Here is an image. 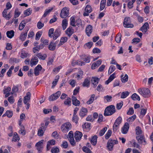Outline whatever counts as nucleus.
Masks as SVG:
<instances>
[{
	"label": "nucleus",
	"instance_id": "obj_54",
	"mask_svg": "<svg viewBox=\"0 0 153 153\" xmlns=\"http://www.w3.org/2000/svg\"><path fill=\"white\" fill-rule=\"evenodd\" d=\"M26 25H25V23L22 22H22L20 23L19 29L20 30H22L24 27Z\"/></svg>",
	"mask_w": 153,
	"mask_h": 153
},
{
	"label": "nucleus",
	"instance_id": "obj_49",
	"mask_svg": "<svg viewBox=\"0 0 153 153\" xmlns=\"http://www.w3.org/2000/svg\"><path fill=\"white\" fill-rule=\"evenodd\" d=\"M82 150L86 153H91L90 149L86 146H84L82 148Z\"/></svg>",
	"mask_w": 153,
	"mask_h": 153
},
{
	"label": "nucleus",
	"instance_id": "obj_2",
	"mask_svg": "<svg viewBox=\"0 0 153 153\" xmlns=\"http://www.w3.org/2000/svg\"><path fill=\"white\" fill-rule=\"evenodd\" d=\"M139 93L144 97H148L150 95V91L148 88H140L138 90Z\"/></svg>",
	"mask_w": 153,
	"mask_h": 153
},
{
	"label": "nucleus",
	"instance_id": "obj_48",
	"mask_svg": "<svg viewBox=\"0 0 153 153\" xmlns=\"http://www.w3.org/2000/svg\"><path fill=\"white\" fill-rule=\"evenodd\" d=\"M64 104L66 105H70L71 104V99L69 97L67 98L64 101Z\"/></svg>",
	"mask_w": 153,
	"mask_h": 153
},
{
	"label": "nucleus",
	"instance_id": "obj_55",
	"mask_svg": "<svg viewBox=\"0 0 153 153\" xmlns=\"http://www.w3.org/2000/svg\"><path fill=\"white\" fill-rule=\"evenodd\" d=\"M71 25L75 27L76 25L75 24V20L74 17H71Z\"/></svg>",
	"mask_w": 153,
	"mask_h": 153
},
{
	"label": "nucleus",
	"instance_id": "obj_46",
	"mask_svg": "<svg viewBox=\"0 0 153 153\" xmlns=\"http://www.w3.org/2000/svg\"><path fill=\"white\" fill-rule=\"evenodd\" d=\"M45 131L42 129L39 128L38 131V135L39 136H42L43 135L44 132Z\"/></svg>",
	"mask_w": 153,
	"mask_h": 153
},
{
	"label": "nucleus",
	"instance_id": "obj_20",
	"mask_svg": "<svg viewBox=\"0 0 153 153\" xmlns=\"http://www.w3.org/2000/svg\"><path fill=\"white\" fill-rule=\"evenodd\" d=\"M87 112V108H82L80 111L79 115L81 117H83L86 115Z\"/></svg>",
	"mask_w": 153,
	"mask_h": 153
},
{
	"label": "nucleus",
	"instance_id": "obj_51",
	"mask_svg": "<svg viewBox=\"0 0 153 153\" xmlns=\"http://www.w3.org/2000/svg\"><path fill=\"white\" fill-rule=\"evenodd\" d=\"M112 131L111 130H108L105 135V138L106 139H108L111 134Z\"/></svg>",
	"mask_w": 153,
	"mask_h": 153
},
{
	"label": "nucleus",
	"instance_id": "obj_62",
	"mask_svg": "<svg viewBox=\"0 0 153 153\" xmlns=\"http://www.w3.org/2000/svg\"><path fill=\"white\" fill-rule=\"evenodd\" d=\"M140 39L138 38H134L132 40V43L137 44L140 42Z\"/></svg>",
	"mask_w": 153,
	"mask_h": 153
},
{
	"label": "nucleus",
	"instance_id": "obj_33",
	"mask_svg": "<svg viewBox=\"0 0 153 153\" xmlns=\"http://www.w3.org/2000/svg\"><path fill=\"white\" fill-rule=\"evenodd\" d=\"M30 8L27 9L25 10L24 12V14L26 16H27L30 15L32 13V10H30Z\"/></svg>",
	"mask_w": 153,
	"mask_h": 153
},
{
	"label": "nucleus",
	"instance_id": "obj_19",
	"mask_svg": "<svg viewBox=\"0 0 153 153\" xmlns=\"http://www.w3.org/2000/svg\"><path fill=\"white\" fill-rule=\"evenodd\" d=\"M42 67L40 65H38L34 69V73L35 76H37L39 74V71L42 69Z\"/></svg>",
	"mask_w": 153,
	"mask_h": 153
},
{
	"label": "nucleus",
	"instance_id": "obj_38",
	"mask_svg": "<svg viewBox=\"0 0 153 153\" xmlns=\"http://www.w3.org/2000/svg\"><path fill=\"white\" fill-rule=\"evenodd\" d=\"M115 69V67L113 65H111L108 71V74L110 75L111 74Z\"/></svg>",
	"mask_w": 153,
	"mask_h": 153
},
{
	"label": "nucleus",
	"instance_id": "obj_63",
	"mask_svg": "<svg viewBox=\"0 0 153 153\" xmlns=\"http://www.w3.org/2000/svg\"><path fill=\"white\" fill-rule=\"evenodd\" d=\"M8 100L10 103H13L15 101L13 96H10V97H8Z\"/></svg>",
	"mask_w": 153,
	"mask_h": 153
},
{
	"label": "nucleus",
	"instance_id": "obj_9",
	"mask_svg": "<svg viewBox=\"0 0 153 153\" xmlns=\"http://www.w3.org/2000/svg\"><path fill=\"white\" fill-rule=\"evenodd\" d=\"M82 136V134L81 132L79 131H76L74 136V138L76 141L77 142L79 141L81 139Z\"/></svg>",
	"mask_w": 153,
	"mask_h": 153
},
{
	"label": "nucleus",
	"instance_id": "obj_6",
	"mask_svg": "<svg viewBox=\"0 0 153 153\" xmlns=\"http://www.w3.org/2000/svg\"><path fill=\"white\" fill-rule=\"evenodd\" d=\"M61 94L60 91H58L56 93L53 94L51 95L49 97L50 101H53L57 99Z\"/></svg>",
	"mask_w": 153,
	"mask_h": 153
},
{
	"label": "nucleus",
	"instance_id": "obj_16",
	"mask_svg": "<svg viewBox=\"0 0 153 153\" xmlns=\"http://www.w3.org/2000/svg\"><path fill=\"white\" fill-rule=\"evenodd\" d=\"M31 94L30 92H27L26 95L24 98L23 102L24 104H26L28 101L30 100Z\"/></svg>",
	"mask_w": 153,
	"mask_h": 153
},
{
	"label": "nucleus",
	"instance_id": "obj_34",
	"mask_svg": "<svg viewBox=\"0 0 153 153\" xmlns=\"http://www.w3.org/2000/svg\"><path fill=\"white\" fill-rule=\"evenodd\" d=\"M9 62L11 63H13L14 62L18 63L19 62V59L16 58H11L9 59Z\"/></svg>",
	"mask_w": 153,
	"mask_h": 153
},
{
	"label": "nucleus",
	"instance_id": "obj_57",
	"mask_svg": "<svg viewBox=\"0 0 153 153\" xmlns=\"http://www.w3.org/2000/svg\"><path fill=\"white\" fill-rule=\"evenodd\" d=\"M119 128V125L115 124H114L113 126V130L114 131H116Z\"/></svg>",
	"mask_w": 153,
	"mask_h": 153
},
{
	"label": "nucleus",
	"instance_id": "obj_4",
	"mask_svg": "<svg viewBox=\"0 0 153 153\" xmlns=\"http://www.w3.org/2000/svg\"><path fill=\"white\" fill-rule=\"evenodd\" d=\"M118 143L117 140L110 139L107 143V148L109 151H112L113 150L114 145Z\"/></svg>",
	"mask_w": 153,
	"mask_h": 153
},
{
	"label": "nucleus",
	"instance_id": "obj_53",
	"mask_svg": "<svg viewBox=\"0 0 153 153\" xmlns=\"http://www.w3.org/2000/svg\"><path fill=\"white\" fill-rule=\"evenodd\" d=\"M78 120L79 118L77 115H73L72 118V120L76 124H77L78 123Z\"/></svg>",
	"mask_w": 153,
	"mask_h": 153
},
{
	"label": "nucleus",
	"instance_id": "obj_15",
	"mask_svg": "<svg viewBox=\"0 0 153 153\" xmlns=\"http://www.w3.org/2000/svg\"><path fill=\"white\" fill-rule=\"evenodd\" d=\"M38 59L37 57L35 56L32 58L30 62V65L31 67L36 65L38 62Z\"/></svg>",
	"mask_w": 153,
	"mask_h": 153
},
{
	"label": "nucleus",
	"instance_id": "obj_21",
	"mask_svg": "<svg viewBox=\"0 0 153 153\" xmlns=\"http://www.w3.org/2000/svg\"><path fill=\"white\" fill-rule=\"evenodd\" d=\"M149 26V24L148 22H146L143 25L140 29L143 32L146 33L148 27Z\"/></svg>",
	"mask_w": 153,
	"mask_h": 153
},
{
	"label": "nucleus",
	"instance_id": "obj_64",
	"mask_svg": "<svg viewBox=\"0 0 153 153\" xmlns=\"http://www.w3.org/2000/svg\"><path fill=\"white\" fill-rule=\"evenodd\" d=\"M40 33V32H38L36 33L35 38V39L36 40H38L39 39L42 35V34Z\"/></svg>",
	"mask_w": 153,
	"mask_h": 153
},
{
	"label": "nucleus",
	"instance_id": "obj_44",
	"mask_svg": "<svg viewBox=\"0 0 153 153\" xmlns=\"http://www.w3.org/2000/svg\"><path fill=\"white\" fill-rule=\"evenodd\" d=\"M107 129V128L106 127H105L102 128L100 131L99 133V135L100 136H102L104 134L105 132L106 131Z\"/></svg>",
	"mask_w": 153,
	"mask_h": 153
},
{
	"label": "nucleus",
	"instance_id": "obj_18",
	"mask_svg": "<svg viewBox=\"0 0 153 153\" xmlns=\"http://www.w3.org/2000/svg\"><path fill=\"white\" fill-rule=\"evenodd\" d=\"M102 63V61L101 59L98 60L96 62L94 63L92 65L91 68L94 69L98 67Z\"/></svg>",
	"mask_w": 153,
	"mask_h": 153
},
{
	"label": "nucleus",
	"instance_id": "obj_23",
	"mask_svg": "<svg viewBox=\"0 0 153 153\" xmlns=\"http://www.w3.org/2000/svg\"><path fill=\"white\" fill-rule=\"evenodd\" d=\"M68 40V38L67 37H62L61 38L59 43L58 44V46L59 47L61 45L65 43Z\"/></svg>",
	"mask_w": 153,
	"mask_h": 153
},
{
	"label": "nucleus",
	"instance_id": "obj_3",
	"mask_svg": "<svg viewBox=\"0 0 153 153\" xmlns=\"http://www.w3.org/2000/svg\"><path fill=\"white\" fill-rule=\"evenodd\" d=\"M71 128V125L69 122H67L63 124L61 127L62 131L64 132H67Z\"/></svg>",
	"mask_w": 153,
	"mask_h": 153
},
{
	"label": "nucleus",
	"instance_id": "obj_31",
	"mask_svg": "<svg viewBox=\"0 0 153 153\" xmlns=\"http://www.w3.org/2000/svg\"><path fill=\"white\" fill-rule=\"evenodd\" d=\"M99 81V79L96 77H93L91 79V81L93 82V84L94 85H96L98 83V82Z\"/></svg>",
	"mask_w": 153,
	"mask_h": 153
},
{
	"label": "nucleus",
	"instance_id": "obj_32",
	"mask_svg": "<svg viewBox=\"0 0 153 153\" xmlns=\"http://www.w3.org/2000/svg\"><path fill=\"white\" fill-rule=\"evenodd\" d=\"M19 140V137H18L17 133L15 132L14 133V136L12 140V141L16 142Z\"/></svg>",
	"mask_w": 153,
	"mask_h": 153
},
{
	"label": "nucleus",
	"instance_id": "obj_58",
	"mask_svg": "<svg viewBox=\"0 0 153 153\" xmlns=\"http://www.w3.org/2000/svg\"><path fill=\"white\" fill-rule=\"evenodd\" d=\"M56 78L54 81H53L52 82V84L53 85L52 86V88H53V87H54L55 86L57 82L58 81L59 79V76H56Z\"/></svg>",
	"mask_w": 153,
	"mask_h": 153
},
{
	"label": "nucleus",
	"instance_id": "obj_56",
	"mask_svg": "<svg viewBox=\"0 0 153 153\" xmlns=\"http://www.w3.org/2000/svg\"><path fill=\"white\" fill-rule=\"evenodd\" d=\"M54 29L53 28L50 29L48 32V36L49 37L51 38L53 36V33Z\"/></svg>",
	"mask_w": 153,
	"mask_h": 153
},
{
	"label": "nucleus",
	"instance_id": "obj_47",
	"mask_svg": "<svg viewBox=\"0 0 153 153\" xmlns=\"http://www.w3.org/2000/svg\"><path fill=\"white\" fill-rule=\"evenodd\" d=\"M121 39V35L119 33L115 38V41L117 43H120Z\"/></svg>",
	"mask_w": 153,
	"mask_h": 153
},
{
	"label": "nucleus",
	"instance_id": "obj_22",
	"mask_svg": "<svg viewBox=\"0 0 153 153\" xmlns=\"http://www.w3.org/2000/svg\"><path fill=\"white\" fill-rule=\"evenodd\" d=\"M40 59L44 60L47 57V55L45 53L42 54L41 53H39L36 54V56Z\"/></svg>",
	"mask_w": 153,
	"mask_h": 153
},
{
	"label": "nucleus",
	"instance_id": "obj_40",
	"mask_svg": "<svg viewBox=\"0 0 153 153\" xmlns=\"http://www.w3.org/2000/svg\"><path fill=\"white\" fill-rule=\"evenodd\" d=\"M7 10L6 9H4L3 11L2 12V16H3L7 20H8L10 19V17H7Z\"/></svg>",
	"mask_w": 153,
	"mask_h": 153
},
{
	"label": "nucleus",
	"instance_id": "obj_29",
	"mask_svg": "<svg viewBox=\"0 0 153 153\" xmlns=\"http://www.w3.org/2000/svg\"><path fill=\"white\" fill-rule=\"evenodd\" d=\"M121 80L122 82L125 83L128 81V77L127 74H126L124 77L123 75H122L121 76Z\"/></svg>",
	"mask_w": 153,
	"mask_h": 153
},
{
	"label": "nucleus",
	"instance_id": "obj_39",
	"mask_svg": "<svg viewBox=\"0 0 153 153\" xmlns=\"http://www.w3.org/2000/svg\"><path fill=\"white\" fill-rule=\"evenodd\" d=\"M135 131L136 134L137 135H140L142 133V131L141 128L138 126L136 127Z\"/></svg>",
	"mask_w": 153,
	"mask_h": 153
},
{
	"label": "nucleus",
	"instance_id": "obj_30",
	"mask_svg": "<svg viewBox=\"0 0 153 153\" xmlns=\"http://www.w3.org/2000/svg\"><path fill=\"white\" fill-rule=\"evenodd\" d=\"M129 93L128 91L123 92L122 93L121 98L124 99L126 98L129 94Z\"/></svg>",
	"mask_w": 153,
	"mask_h": 153
},
{
	"label": "nucleus",
	"instance_id": "obj_35",
	"mask_svg": "<svg viewBox=\"0 0 153 153\" xmlns=\"http://www.w3.org/2000/svg\"><path fill=\"white\" fill-rule=\"evenodd\" d=\"M95 97V95L92 94L91 97L89 99V100L87 102V104H91L94 101V98Z\"/></svg>",
	"mask_w": 153,
	"mask_h": 153
},
{
	"label": "nucleus",
	"instance_id": "obj_41",
	"mask_svg": "<svg viewBox=\"0 0 153 153\" xmlns=\"http://www.w3.org/2000/svg\"><path fill=\"white\" fill-rule=\"evenodd\" d=\"M27 35V32H26L24 33H22L20 37V39L22 41H24Z\"/></svg>",
	"mask_w": 153,
	"mask_h": 153
},
{
	"label": "nucleus",
	"instance_id": "obj_60",
	"mask_svg": "<svg viewBox=\"0 0 153 153\" xmlns=\"http://www.w3.org/2000/svg\"><path fill=\"white\" fill-rule=\"evenodd\" d=\"M112 97L110 96L107 95L104 97V99H105L107 102H110L111 101Z\"/></svg>",
	"mask_w": 153,
	"mask_h": 153
},
{
	"label": "nucleus",
	"instance_id": "obj_17",
	"mask_svg": "<svg viewBox=\"0 0 153 153\" xmlns=\"http://www.w3.org/2000/svg\"><path fill=\"white\" fill-rule=\"evenodd\" d=\"M72 101L73 104L75 106H79L80 103L79 101L74 96H73L72 97Z\"/></svg>",
	"mask_w": 153,
	"mask_h": 153
},
{
	"label": "nucleus",
	"instance_id": "obj_7",
	"mask_svg": "<svg viewBox=\"0 0 153 153\" xmlns=\"http://www.w3.org/2000/svg\"><path fill=\"white\" fill-rule=\"evenodd\" d=\"M69 15V10L66 7L63 8L61 10L60 16L62 18H65Z\"/></svg>",
	"mask_w": 153,
	"mask_h": 153
},
{
	"label": "nucleus",
	"instance_id": "obj_37",
	"mask_svg": "<svg viewBox=\"0 0 153 153\" xmlns=\"http://www.w3.org/2000/svg\"><path fill=\"white\" fill-rule=\"evenodd\" d=\"M90 124L88 123H85L82 125V127L83 129H88L89 130L91 128Z\"/></svg>",
	"mask_w": 153,
	"mask_h": 153
},
{
	"label": "nucleus",
	"instance_id": "obj_42",
	"mask_svg": "<svg viewBox=\"0 0 153 153\" xmlns=\"http://www.w3.org/2000/svg\"><path fill=\"white\" fill-rule=\"evenodd\" d=\"M136 118V115H134L131 117L129 118L127 120V121L128 123H131Z\"/></svg>",
	"mask_w": 153,
	"mask_h": 153
},
{
	"label": "nucleus",
	"instance_id": "obj_25",
	"mask_svg": "<svg viewBox=\"0 0 153 153\" xmlns=\"http://www.w3.org/2000/svg\"><path fill=\"white\" fill-rule=\"evenodd\" d=\"M56 48V43L51 42L48 46V48L51 51H54Z\"/></svg>",
	"mask_w": 153,
	"mask_h": 153
},
{
	"label": "nucleus",
	"instance_id": "obj_28",
	"mask_svg": "<svg viewBox=\"0 0 153 153\" xmlns=\"http://www.w3.org/2000/svg\"><path fill=\"white\" fill-rule=\"evenodd\" d=\"M68 25V21L65 19H64L62 21V26L63 30H65L66 28Z\"/></svg>",
	"mask_w": 153,
	"mask_h": 153
},
{
	"label": "nucleus",
	"instance_id": "obj_10",
	"mask_svg": "<svg viewBox=\"0 0 153 153\" xmlns=\"http://www.w3.org/2000/svg\"><path fill=\"white\" fill-rule=\"evenodd\" d=\"M129 127V125L128 123H125L123 126L122 128L121 131L122 133L126 134L127 133Z\"/></svg>",
	"mask_w": 153,
	"mask_h": 153
},
{
	"label": "nucleus",
	"instance_id": "obj_36",
	"mask_svg": "<svg viewBox=\"0 0 153 153\" xmlns=\"http://www.w3.org/2000/svg\"><path fill=\"white\" fill-rule=\"evenodd\" d=\"M90 84V81L87 79H85L82 84L83 87H88Z\"/></svg>",
	"mask_w": 153,
	"mask_h": 153
},
{
	"label": "nucleus",
	"instance_id": "obj_61",
	"mask_svg": "<svg viewBox=\"0 0 153 153\" xmlns=\"http://www.w3.org/2000/svg\"><path fill=\"white\" fill-rule=\"evenodd\" d=\"M44 26V24L42 23L41 22H39L37 23V27L39 29H42Z\"/></svg>",
	"mask_w": 153,
	"mask_h": 153
},
{
	"label": "nucleus",
	"instance_id": "obj_11",
	"mask_svg": "<svg viewBox=\"0 0 153 153\" xmlns=\"http://www.w3.org/2000/svg\"><path fill=\"white\" fill-rule=\"evenodd\" d=\"M93 31V27L90 25L87 26L85 29V32L87 35L90 36Z\"/></svg>",
	"mask_w": 153,
	"mask_h": 153
},
{
	"label": "nucleus",
	"instance_id": "obj_8",
	"mask_svg": "<svg viewBox=\"0 0 153 153\" xmlns=\"http://www.w3.org/2000/svg\"><path fill=\"white\" fill-rule=\"evenodd\" d=\"M43 141V140H41L37 142L35 145L36 149L39 152H41L43 148L42 143Z\"/></svg>",
	"mask_w": 153,
	"mask_h": 153
},
{
	"label": "nucleus",
	"instance_id": "obj_27",
	"mask_svg": "<svg viewBox=\"0 0 153 153\" xmlns=\"http://www.w3.org/2000/svg\"><path fill=\"white\" fill-rule=\"evenodd\" d=\"M131 98L134 101L136 100L140 101V97L136 93H134L132 95Z\"/></svg>",
	"mask_w": 153,
	"mask_h": 153
},
{
	"label": "nucleus",
	"instance_id": "obj_24",
	"mask_svg": "<svg viewBox=\"0 0 153 153\" xmlns=\"http://www.w3.org/2000/svg\"><path fill=\"white\" fill-rule=\"evenodd\" d=\"M6 34L7 36L10 38H12L14 35V32L13 30L7 31V32Z\"/></svg>",
	"mask_w": 153,
	"mask_h": 153
},
{
	"label": "nucleus",
	"instance_id": "obj_12",
	"mask_svg": "<svg viewBox=\"0 0 153 153\" xmlns=\"http://www.w3.org/2000/svg\"><path fill=\"white\" fill-rule=\"evenodd\" d=\"M136 139L139 143L144 145L146 144V140L143 136H137L136 137Z\"/></svg>",
	"mask_w": 153,
	"mask_h": 153
},
{
	"label": "nucleus",
	"instance_id": "obj_13",
	"mask_svg": "<svg viewBox=\"0 0 153 153\" xmlns=\"http://www.w3.org/2000/svg\"><path fill=\"white\" fill-rule=\"evenodd\" d=\"M85 12L84 13L83 15L84 16H87L89 15V13L92 11L91 8L90 6L87 5L85 9Z\"/></svg>",
	"mask_w": 153,
	"mask_h": 153
},
{
	"label": "nucleus",
	"instance_id": "obj_26",
	"mask_svg": "<svg viewBox=\"0 0 153 153\" xmlns=\"http://www.w3.org/2000/svg\"><path fill=\"white\" fill-rule=\"evenodd\" d=\"M97 138V135H94L93 137L91 140V143L93 145L95 146L96 144Z\"/></svg>",
	"mask_w": 153,
	"mask_h": 153
},
{
	"label": "nucleus",
	"instance_id": "obj_59",
	"mask_svg": "<svg viewBox=\"0 0 153 153\" xmlns=\"http://www.w3.org/2000/svg\"><path fill=\"white\" fill-rule=\"evenodd\" d=\"M60 32L59 30L57 29L55 30L53 35L58 37L60 36Z\"/></svg>",
	"mask_w": 153,
	"mask_h": 153
},
{
	"label": "nucleus",
	"instance_id": "obj_14",
	"mask_svg": "<svg viewBox=\"0 0 153 153\" xmlns=\"http://www.w3.org/2000/svg\"><path fill=\"white\" fill-rule=\"evenodd\" d=\"M65 33L69 37H70L74 33V30L72 27L70 26L66 30Z\"/></svg>",
	"mask_w": 153,
	"mask_h": 153
},
{
	"label": "nucleus",
	"instance_id": "obj_5",
	"mask_svg": "<svg viewBox=\"0 0 153 153\" xmlns=\"http://www.w3.org/2000/svg\"><path fill=\"white\" fill-rule=\"evenodd\" d=\"M130 18L129 17H126L125 18L123 22V25L125 27L132 28L134 26L132 24H131Z\"/></svg>",
	"mask_w": 153,
	"mask_h": 153
},
{
	"label": "nucleus",
	"instance_id": "obj_1",
	"mask_svg": "<svg viewBox=\"0 0 153 153\" xmlns=\"http://www.w3.org/2000/svg\"><path fill=\"white\" fill-rule=\"evenodd\" d=\"M115 112V106L114 105H111L106 108L104 115L105 116H110L114 114Z\"/></svg>",
	"mask_w": 153,
	"mask_h": 153
},
{
	"label": "nucleus",
	"instance_id": "obj_45",
	"mask_svg": "<svg viewBox=\"0 0 153 153\" xmlns=\"http://www.w3.org/2000/svg\"><path fill=\"white\" fill-rule=\"evenodd\" d=\"M122 121V117H119L116 119L114 123L120 125Z\"/></svg>",
	"mask_w": 153,
	"mask_h": 153
},
{
	"label": "nucleus",
	"instance_id": "obj_50",
	"mask_svg": "<svg viewBox=\"0 0 153 153\" xmlns=\"http://www.w3.org/2000/svg\"><path fill=\"white\" fill-rule=\"evenodd\" d=\"M76 25L78 27L82 26V23L81 20L80 19H77L76 22Z\"/></svg>",
	"mask_w": 153,
	"mask_h": 153
},
{
	"label": "nucleus",
	"instance_id": "obj_43",
	"mask_svg": "<svg viewBox=\"0 0 153 153\" xmlns=\"http://www.w3.org/2000/svg\"><path fill=\"white\" fill-rule=\"evenodd\" d=\"M52 153H57L59 151V149L57 147L52 148L51 150Z\"/></svg>",
	"mask_w": 153,
	"mask_h": 153
},
{
	"label": "nucleus",
	"instance_id": "obj_52",
	"mask_svg": "<svg viewBox=\"0 0 153 153\" xmlns=\"http://www.w3.org/2000/svg\"><path fill=\"white\" fill-rule=\"evenodd\" d=\"M53 9V8H51L48 10H46L43 15V17H45Z\"/></svg>",
	"mask_w": 153,
	"mask_h": 153
}]
</instances>
